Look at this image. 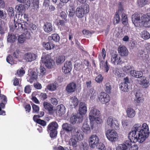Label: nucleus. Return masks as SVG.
I'll use <instances>...</instances> for the list:
<instances>
[{"label": "nucleus", "instance_id": "f257e3e1", "mask_svg": "<svg viewBox=\"0 0 150 150\" xmlns=\"http://www.w3.org/2000/svg\"><path fill=\"white\" fill-rule=\"evenodd\" d=\"M149 133L148 126L146 123H144L142 127L140 124H135L133 130L129 134V139L134 143H142L148 137Z\"/></svg>", "mask_w": 150, "mask_h": 150}, {"label": "nucleus", "instance_id": "f03ea898", "mask_svg": "<svg viewBox=\"0 0 150 150\" xmlns=\"http://www.w3.org/2000/svg\"><path fill=\"white\" fill-rule=\"evenodd\" d=\"M132 20L136 26L150 27V16L135 13L132 15Z\"/></svg>", "mask_w": 150, "mask_h": 150}, {"label": "nucleus", "instance_id": "7ed1b4c3", "mask_svg": "<svg viewBox=\"0 0 150 150\" xmlns=\"http://www.w3.org/2000/svg\"><path fill=\"white\" fill-rule=\"evenodd\" d=\"M36 26L32 23H25L23 24L21 23H16L15 24V28L16 30L20 29L22 30H23L24 32H25V30H27L29 33L28 30L31 31L36 29Z\"/></svg>", "mask_w": 150, "mask_h": 150}, {"label": "nucleus", "instance_id": "20e7f679", "mask_svg": "<svg viewBox=\"0 0 150 150\" xmlns=\"http://www.w3.org/2000/svg\"><path fill=\"white\" fill-rule=\"evenodd\" d=\"M89 7L87 4H85L83 7L79 6L78 7L75 11L76 15L79 18L83 17L84 15L89 12Z\"/></svg>", "mask_w": 150, "mask_h": 150}, {"label": "nucleus", "instance_id": "39448f33", "mask_svg": "<svg viewBox=\"0 0 150 150\" xmlns=\"http://www.w3.org/2000/svg\"><path fill=\"white\" fill-rule=\"evenodd\" d=\"M107 138L111 142H115L118 139V135L117 132L114 129H110L105 133Z\"/></svg>", "mask_w": 150, "mask_h": 150}, {"label": "nucleus", "instance_id": "423d86ee", "mask_svg": "<svg viewBox=\"0 0 150 150\" xmlns=\"http://www.w3.org/2000/svg\"><path fill=\"white\" fill-rule=\"evenodd\" d=\"M99 139L98 137L95 134L91 135L88 139V142L90 147L94 149L96 147L97 148L99 145Z\"/></svg>", "mask_w": 150, "mask_h": 150}, {"label": "nucleus", "instance_id": "0eeeda50", "mask_svg": "<svg viewBox=\"0 0 150 150\" xmlns=\"http://www.w3.org/2000/svg\"><path fill=\"white\" fill-rule=\"evenodd\" d=\"M100 112L97 109L92 107L90 109L89 113V118L91 122H93L98 116H100Z\"/></svg>", "mask_w": 150, "mask_h": 150}, {"label": "nucleus", "instance_id": "6e6552de", "mask_svg": "<svg viewBox=\"0 0 150 150\" xmlns=\"http://www.w3.org/2000/svg\"><path fill=\"white\" fill-rule=\"evenodd\" d=\"M41 61L42 62L44 63L46 67L49 68H51L53 67L54 65V61L50 58V57L46 55L45 56H42L41 58Z\"/></svg>", "mask_w": 150, "mask_h": 150}, {"label": "nucleus", "instance_id": "1a4fd4ad", "mask_svg": "<svg viewBox=\"0 0 150 150\" xmlns=\"http://www.w3.org/2000/svg\"><path fill=\"white\" fill-rule=\"evenodd\" d=\"M106 123L108 125L115 129H118L119 127V124L118 121L112 117L108 118Z\"/></svg>", "mask_w": 150, "mask_h": 150}, {"label": "nucleus", "instance_id": "9d476101", "mask_svg": "<svg viewBox=\"0 0 150 150\" xmlns=\"http://www.w3.org/2000/svg\"><path fill=\"white\" fill-rule=\"evenodd\" d=\"M98 98L101 103L107 105L110 100L109 95L104 92L100 93L98 96Z\"/></svg>", "mask_w": 150, "mask_h": 150}, {"label": "nucleus", "instance_id": "9b49d317", "mask_svg": "<svg viewBox=\"0 0 150 150\" xmlns=\"http://www.w3.org/2000/svg\"><path fill=\"white\" fill-rule=\"evenodd\" d=\"M123 6L121 3L119 4L118 11L115 13V15L114 17L113 20V23L115 24L119 23L120 19L119 15L123 11Z\"/></svg>", "mask_w": 150, "mask_h": 150}, {"label": "nucleus", "instance_id": "f8f14e48", "mask_svg": "<svg viewBox=\"0 0 150 150\" xmlns=\"http://www.w3.org/2000/svg\"><path fill=\"white\" fill-rule=\"evenodd\" d=\"M71 133L73 136L77 140H81L83 139V136L82 132L77 127H74Z\"/></svg>", "mask_w": 150, "mask_h": 150}, {"label": "nucleus", "instance_id": "ddd939ff", "mask_svg": "<svg viewBox=\"0 0 150 150\" xmlns=\"http://www.w3.org/2000/svg\"><path fill=\"white\" fill-rule=\"evenodd\" d=\"M122 61L121 57L117 54H113L111 55V63L114 65L120 64Z\"/></svg>", "mask_w": 150, "mask_h": 150}, {"label": "nucleus", "instance_id": "4468645a", "mask_svg": "<svg viewBox=\"0 0 150 150\" xmlns=\"http://www.w3.org/2000/svg\"><path fill=\"white\" fill-rule=\"evenodd\" d=\"M25 32H24L23 34L19 36L18 38V41L20 43H23L25 40V38L28 39L30 37V33L25 30Z\"/></svg>", "mask_w": 150, "mask_h": 150}, {"label": "nucleus", "instance_id": "2eb2a0df", "mask_svg": "<svg viewBox=\"0 0 150 150\" xmlns=\"http://www.w3.org/2000/svg\"><path fill=\"white\" fill-rule=\"evenodd\" d=\"M72 65L71 62H66L62 68V71L65 74L70 72L72 69Z\"/></svg>", "mask_w": 150, "mask_h": 150}, {"label": "nucleus", "instance_id": "dca6fc26", "mask_svg": "<svg viewBox=\"0 0 150 150\" xmlns=\"http://www.w3.org/2000/svg\"><path fill=\"white\" fill-rule=\"evenodd\" d=\"M24 58L27 62H31L36 59L37 55L35 54L31 53H28L24 55Z\"/></svg>", "mask_w": 150, "mask_h": 150}, {"label": "nucleus", "instance_id": "f3484780", "mask_svg": "<svg viewBox=\"0 0 150 150\" xmlns=\"http://www.w3.org/2000/svg\"><path fill=\"white\" fill-rule=\"evenodd\" d=\"M79 111L81 115H84L86 113L87 109L86 105L85 103L82 102L80 103Z\"/></svg>", "mask_w": 150, "mask_h": 150}, {"label": "nucleus", "instance_id": "a211bd4d", "mask_svg": "<svg viewBox=\"0 0 150 150\" xmlns=\"http://www.w3.org/2000/svg\"><path fill=\"white\" fill-rule=\"evenodd\" d=\"M7 32V27L6 25L4 22L0 20V37L2 36Z\"/></svg>", "mask_w": 150, "mask_h": 150}, {"label": "nucleus", "instance_id": "6ab92c4d", "mask_svg": "<svg viewBox=\"0 0 150 150\" xmlns=\"http://www.w3.org/2000/svg\"><path fill=\"white\" fill-rule=\"evenodd\" d=\"M118 51L120 55L123 56H127L128 54V51L125 46H119L118 49Z\"/></svg>", "mask_w": 150, "mask_h": 150}, {"label": "nucleus", "instance_id": "aec40b11", "mask_svg": "<svg viewBox=\"0 0 150 150\" xmlns=\"http://www.w3.org/2000/svg\"><path fill=\"white\" fill-rule=\"evenodd\" d=\"M65 108L63 105L61 104L58 105L57 107L56 113L59 116H62L65 112Z\"/></svg>", "mask_w": 150, "mask_h": 150}, {"label": "nucleus", "instance_id": "412c9836", "mask_svg": "<svg viewBox=\"0 0 150 150\" xmlns=\"http://www.w3.org/2000/svg\"><path fill=\"white\" fill-rule=\"evenodd\" d=\"M76 88V84L74 82H71L67 86L66 89L67 92L71 93L74 92Z\"/></svg>", "mask_w": 150, "mask_h": 150}, {"label": "nucleus", "instance_id": "4be33fe9", "mask_svg": "<svg viewBox=\"0 0 150 150\" xmlns=\"http://www.w3.org/2000/svg\"><path fill=\"white\" fill-rule=\"evenodd\" d=\"M44 31L47 33H50L53 30L52 24L50 23H45L43 27Z\"/></svg>", "mask_w": 150, "mask_h": 150}, {"label": "nucleus", "instance_id": "5701e85b", "mask_svg": "<svg viewBox=\"0 0 150 150\" xmlns=\"http://www.w3.org/2000/svg\"><path fill=\"white\" fill-rule=\"evenodd\" d=\"M26 16L25 14H23L22 13H19L18 15H16L15 17H14V27L15 28V24L16 23H21L20 22L22 21H24L23 16Z\"/></svg>", "mask_w": 150, "mask_h": 150}, {"label": "nucleus", "instance_id": "b1692460", "mask_svg": "<svg viewBox=\"0 0 150 150\" xmlns=\"http://www.w3.org/2000/svg\"><path fill=\"white\" fill-rule=\"evenodd\" d=\"M78 99L76 97H73L70 98L69 101V105L71 108H73L76 106L78 105Z\"/></svg>", "mask_w": 150, "mask_h": 150}, {"label": "nucleus", "instance_id": "393cba45", "mask_svg": "<svg viewBox=\"0 0 150 150\" xmlns=\"http://www.w3.org/2000/svg\"><path fill=\"white\" fill-rule=\"evenodd\" d=\"M129 74L131 76L136 78L141 77L143 76V73L142 71L135 70H131Z\"/></svg>", "mask_w": 150, "mask_h": 150}, {"label": "nucleus", "instance_id": "a878e982", "mask_svg": "<svg viewBox=\"0 0 150 150\" xmlns=\"http://www.w3.org/2000/svg\"><path fill=\"white\" fill-rule=\"evenodd\" d=\"M62 127L63 129L67 132H72L74 129V127H73L72 125L67 123H64L63 124Z\"/></svg>", "mask_w": 150, "mask_h": 150}, {"label": "nucleus", "instance_id": "bb28decb", "mask_svg": "<svg viewBox=\"0 0 150 150\" xmlns=\"http://www.w3.org/2000/svg\"><path fill=\"white\" fill-rule=\"evenodd\" d=\"M82 129L84 133L86 134H88L91 132L90 127L88 124V122H86L83 123Z\"/></svg>", "mask_w": 150, "mask_h": 150}, {"label": "nucleus", "instance_id": "cd10ccee", "mask_svg": "<svg viewBox=\"0 0 150 150\" xmlns=\"http://www.w3.org/2000/svg\"><path fill=\"white\" fill-rule=\"evenodd\" d=\"M127 115L128 117L132 118L134 117L136 112L134 110L131 108H128L127 110Z\"/></svg>", "mask_w": 150, "mask_h": 150}, {"label": "nucleus", "instance_id": "c85d7f7f", "mask_svg": "<svg viewBox=\"0 0 150 150\" xmlns=\"http://www.w3.org/2000/svg\"><path fill=\"white\" fill-rule=\"evenodd\" d=\"M100 67L101 69L105 70L106 72H107L108 71L109 69V67L108 65V62L107 61L105 62L103 60L100 61Z\"/></svg>", "mask_w": 150, "mask_h": 150}, {"label": "nucleus", "instance_id": "c756f323", "mask_svg": "<svg viewBox=\"0 0 150 150\" xmlns=\"http://www.w3.org/2000/svg\"><path fill=\"white\" fill-rule=\"evenodd\" d=\"M135 100L137 103H142L143 101L142 94L139 92H137L135 94Z\"/></svg>", "mask_w": 150, "mask_h": 150}, {"label": "nucleus", "instance_id": "7c9ffc66", "mask_svg": "<svg viewBox=\"0 0 150 150\" xmlns=\"http://www.w3.org/2000/svg\"><path fill=\"white\" fill-rule=\"evenodd\" d=\"M96 95V90L93 88H91L88 93V95L90 96L91 99H95Z\"/></svg>", "mask_w": 150, "mask_h": 150}, {"label": "nucleus", "instance_id": "2f4dec72", "mask_svg": "<svg viewBox=\"0 0 150 150\" xmlns=\"http://www.w3.org/2000/svg\"><path fill=\"white\" fill-rule=\"evenodd\" d=\"M140 84L143 87L146 88L149 85V81L147 80L145 77H143L141 81Z\"/></svg>", "mask_w": 150, "mask_h": 150}, {"label": "nucleus", "instance_id": "473e14b6", "mask_svg": "<svg viewBox=\"0 0 150 150\" xmlns=\"http://www.w3.org/2000/svg\"><path fill=\"white\" fill-rule=\"evenodd\" d=\"M123 11L121 13L122 21V23L125 25H126L128 22L127 16L125 13V10L123 8Z\"/></svg>", "mask_w": 150, "mask_h": 150}, {"label": "nucleus", "instance_id": "72a5a7b5", "mask_svg": "<svg viewBox=\"0 0 150 150\" xmlns=\"http://www.w3.org/2000/svg\"><path fill=\"white\" fill-rule=\"evenodd\" d=\"M58 127V124L56 122H53L49 124L48 126L49 130H56Z\"/></svg>", "mask_w": 150, "mask_h": 150}, {"label": "nucleus", "instance_id": "f704fd0d", "mask_svg": "<svg viewBox=\"0 0 150 150\" xmlns=\"http://www.w3.org/2000/svg\"><path fill=\"white\" fill-rule=\"evenodd\" d=\"M120 88L121 91L124 92H127L129 89L128 84H126L124 83H121L120 85Z\"/></svg>", "mask_w": 150, "mask_h": 150}, {"label": "nucleus", "instance_id": "c9c22d12", "mask_svg": "<svg viewBox=\"0 0 150 150\" xmlns=\"http://www.w3.org/2000/svg\"><path fill=\"white\" fill-rule=\"evenodd\" d=\"M104 88L105 92L108 93H110L112 89L111 84L108 82L105 83L104 84Z\"/></svg>", "mask_w": 150, "mask_h": 150}, {"label": "nucleus", "instance_id": "e433bc0d", "mask_svg": "<svg viewBox=\"0 0 150 150\" xmlns=\"http://www.w3.org/2000/svg\"><path fill=\"white\" fill-rule=\"evenodd\" d=\"M44 47L47 50H50L53 49L54 45L51 42H48L47 43H44L43 45Z\"/></svg>", "mask_w": 150, "mask_h": 150}, {"label": "nucleus", "instance_id": "4c0bfd02", "mask_svg": "<svg viewBox=\"0 0 150 150\" xmlns=\"http://www.w3.org/2000/svg\"><path fill=\"white\" fill-rule=\"evenodd\" d=\"M15 9L17 11L21 13L24 12L25 10V8L24 6L21 4L16 6Z\"/></svg>", "mask_w": 150, "mask_h": 150}, {"label": "nucleus", "instance_id": "58836bf2", "mask_svg": "<svg viewBox=\"0 0 150 150\" xmlns=\"http://www.w3.org/2000/svg\"><path fill=\"white\" fill-rule=\"evenodd\" d=\"M43 105L45 108L49 111H51L53 109V107L52 105L50 103L44 102L43 103Z\"/></svg>", "mask_w": 150, "mask_h": 150}, {"label": "nucleus", "instance_id": "ea45409f", "mask_svg": "<svg viewBox=\"0 0 150 150\" xmlns=\"http://www.w3.org/2000/svg\"><path fill=\"white\" fill-rule=\"evenodd\" d=\"M16 39V37L13 34H9L8 36L7 41L9 42H13Z\"/></svg>", "mask_w": 150, "mask_h": 150}, {"label": "nucleus", "instance_id": "a19ab883", "mask_svg": "<svg viewBox=\"0 0 150 150\" xmlns=\"http://www.w3.org/2000/svg\"><path fill=\"white\" fill-rule=\"evenodd\" d=\"M141 35L142 37L144 39L147 40L150 38L149 33L147 31L144 30L141 32Z\"/></svg>", "mask_w": 150, "mask_h": 150}, {"label": "nucleus", "instance_id": "79ce46f5", "mask_svg": "<svg viewBox=\"0 0 150 150\" xmlns=\"http://www.w3.org/2000/svg\"><path fill=\"white\" fill-rule=\"evenodd\" d=\"M6 60L7 62L11 65L16 64L17 63V62L13 59L10 55H9L7 56Z\"/></svg>", "mask_w": 150, "mask_h": 150}, {"label": "nucleus", "instance_id": "37998d69", "mask_svg": "<svg viewBox=\"0 0 150 150\" xmlns=\"http://www.w3.org/2000/svg\"><path fill=\"white\" fill-rule=\"evenodd\" d=\"M65 57L64 56L61 55L57 57L56 59V62L58 64H62L65 60Z\"/></svg>", "mask_w": 150, "mask_h": 150}, {"label": "nucleus", "instance_id": "c03bdc74", "mask_svg": "<svg viewBox=\"0 0 150 150\" xmlns=\"http://www.w3.org/2000/svg\"><path fill=\"white\" fill-rule=\"evenodd\" d=\"M80 118L79 117H78L77 116L74 115H71L70 119V122L72 124H75L77 121H79Z\"/></svg>", "mask_w": 150, "mask_h": 150}, {"label": "nucleus", "instance_id": "a18cd8bd", "mask_svg": "<svg viewBox=\"0 0 150 150\" xmlns=\"http://www.w3.org/2000/svg\"><path fill=\"white\" fill-rule=\"evenodd\" d=\"M32 3L33 5V8L35 10H37L39 8V1L38 0H33Z\"/></svg>", "mask_w": 150, "mask_h": 150}, {"label": "nucleus", "instance_id": "49530a36", "mask_svg": "<svg viewBox=\"0 0 150 150\" xmlns=\"http://www.w3.org/2000/svg\"><path fill=\"white\" fill-rule=\"evenodd\" d=\"M75 12L74 8L71 7L68 10V12H67V13L69 17H72L74 15Z\"/></svg>", "mask_w": 150, "mask_h": 150}, {"label": "nucleus", "instance_id": "de8ad7c7", "mask_svg": "<svg viewBox=\"0 0 150 150\" xmlns=\"http://www.w3.org/2000/svg\"><path fill=\"white\" fill-rule=\"evenodd\" d=\"M38 73L42 75H44L46 73V69L43 67L41 66L40 68L37 69Z\"/></svg>", "mask_w": 150, "mask_h": 150}, {"label": "nucleus", "instance_id": "09e8293b", "mask_svg": "<svg viewBox=\"0 0 150 150\" xmlns=\"http://www.w3.org/2000/svg\"><path fill=\"white\" fill-rule=\"evenodd\" d=\"M123 70V72H125V74L126 73H128L131 69V66L129 65H127L124 66L122 68Z\"/></svg>", "mask_w": 150, "mask_h": 150}, {"label": "nucleus", "instance_id": "8fccbe9b", "mask_svg": "<svg viewBox=\"0 0 150 150\" xmlns=\"http://www.w3.org/2000/svg\"><path fill=\"white\" fill-rule=\"evenodd\" d=\"M47 88L50 91H54L56 88V86L54 83H52L49 84L47 86Z\"/></svg>", "mask_w": 150, "mask_h": 150}, {"label": "nucleus", "instance_id": "3c124183", "mask_svg": "<svg viewBox=\"0 0 150 150\" xmlns=\"http://www.w3.org/2000/svg\"><path fill=\"white\" fill-rule=\"evenodd\" d=\"M81 150H88V146L87 143L85 142H83L81 146Z\"/></svg>", "mask_w": 150, "mask_h": 150}, {"label": "nucleus", "instance_id": "603ef678", "mask_svg": "<svg viewBox=\"0 0 150 150\" xmlns=\"http://www.w3.org/2000/svg\"><path fill=\"white\" fill-rule=\"evenodd\" d=\"M52 39L54 41L57 42L59 41L60 37L59 35L57 34H53L51 35Z\"/></svg>", "mask_w": 150, "mask_h": 150}, {"label": "nucleus", "instance_id": "864d4df0", "mask_svg": "<svg viewBox=\"0 0 150 150\" xmlns=\"http://www.w3.org/2000/svg\"><path fill=\"white\" fill-rule=\"evenodd\" d=\"M106 56L105 51L104 48H103L101 54L99 56V59L100 61H101L102 58L104 59Z\"/></svg>", "mask_w": 150, "mask_h": 150}, {"label": "nucleus", "instance_id": "5fc2aeb1", "mask_svg": "<svg viewBox=\"0 0 150 150\" xmlns=\"http://www.w3.org/2000/svg\"><path fill=\"white\" fill-rule=\"evenodd\" d=\"M77 141L74 139H71L69 141L70 145L73 147H76L77 146Z\"/></svg>", "mask_w": 150, "mask_h": 150}, {"label": "nucleus", "instance_id": "6e6d98bb", "mask_svg": "<svg viewBox=\"0 0 150 150\" xmlns=\"http://www.w3.org/2000/svg\"><path fill=\"white\" fill-rule=\"evenodd\" d=\"M115 74L118 77H123L125 76V72H123V71H120L118 70L116 71Z\"/></svg>", "mask_w": 150, "mask_h": 150}, {"label": "nucleus", "instance_id": "4d7b16f0", "mask_svg": "<svg viewBox=\"0 0 150 150\" xmlns=\"http://www.w3.org/2000/svg\"><path fill=\"white\" fill-rule=\"evenodd\" d=\"M103 78L101 74H99L95 78V81H96L98 83H101L103 80Z\"/></svg>", "mask_w": 150, "mask_h": 150}, {"label": "nucleus", "instance_id": "13d9d810", "mask_svg": "<svg viewBox=\"0 0 150 150\" xmlns=\"http://www.w3.org/2000/svg\"><path fill=\"white\" fill-rule=\"evenodd\" d=\"M147 2V0H137V4L139 6L142 7L145 5Z\"/></svg>", "mask_w": 150, "mask_h": 150}, {"label": "nucleus", "instance_id": "bf43d9fd", "mask_svg": "<svg viewBox=\"0 0 150 150\" xmlns=\"http://www.w3.org/2000/svg\"><path fill=\"white\" fill-rule=\"evenodd\" d=\"M8 14L11 16H13L14 14V9L11 7H9L7 10Z\"/></svg>", "mask_w": 150, "mask_h": 150}, {"label": "nucleus", "instance_id": "052dcab7", "mask_svg": "<svg viewBox=\"0 0 150 150\" xmlns=\"http://www.w3.org/2000/svg\"><path fill=\"white\" fill-rule=\"evenodd\" d=\"M32 107L33 112L37 113L38 112L39 110V108L38 106L33 104H32Z\"/></svg>", "mask_w": 150, "mask_h": 150}, {"label": "nucleus", "instance_id": "680f3d73", "mask_svg": "<svg viewBox=\"0 0 150 150\" xmlns=\"http://www.w3.org/2000/svg\"><path fill=\"white\" fill-rule=\"evenodd\" d=\"M50 136L51 138H53L56 137L57 135V130H50Z\"/></svg>", "mask_w": 150, "mask_h": 150}, {"label": "nucleus", "instance_id": "e2e57ef3", "mask_svg": "<svg viewBox=\"0 0 150 150\" xmlns=\"http://www.w3.org/2000/svg\"><path fill=\"white\" fill-rule=\"evenodd\" d=\"M6 17V14L3 10H0V18L4 19Z\"/></svg>", "mask_w": 150, "mask_h": 150}, {"label": "nucleus", "instance_id": "0e129e2a", "mask_svg": "<svg viewBox=\"0 0 150 150\" xmlns=\"http://www.w3.org/2000/svg\"><path fill=\"white\" fill-rule=\"evenodd\" d=\"M25 71L22 68L20 69H18L17 71V74L20 76H23L25 74Z\"/></svg>", "mask_w": 150, "mask_h": 150}, {"label": "nucleus", "instance_id": "69168bd1", "mask_svg": "<svg viewBox=\"0 0 150 150\" xmlns=\"http://www.w3.org/2000/svg\"><path fill=\"white\" fill-rule=\"evenodd\" d=\"M97 150H106L105 146L103 143L99 144V145L97 148Z\"/></svg>", "mask_w": 150, "mask_h": 150}, {"label": "nucleus", "instance_id": "338daca9", "mask_svg": "<svg viewBox=\"0 0 150 150\" xmlns=\"http://www.w3.org/2000/svg\"><path fill=\"white\" fill-rule=\"evenodd\" d=\"M31 89L30 86L29 85L26 86L24 88V92L25 93H29L31 92Z\"/></svg>", "mask_w": 150, "mask_h": 150}, {"label": "nucleus", "instance_id": "774afa93", "mask_svg": "<svg viewBox=\"0 0 150 150\" xmlns=\"http://www.w3.org/2000/svg\"><path fill=\"white\" fill-rule=\"evenodd\" d=\"M145 50H146L147 53L150 54V43H148L145 45Z\"/></svg>", "mask_w": 150, "mask_h": 150}]
</instances>
